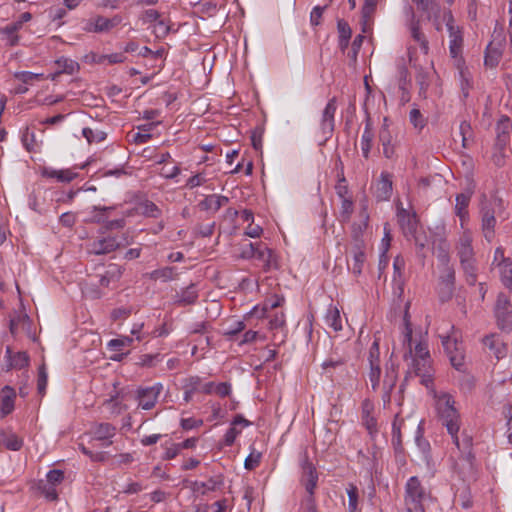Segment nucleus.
<instances>
[{
    "instance_id": "nucleus-1",
    "label": "nucleus",
    "mask_w": 512,
    "mask_h": 512,
    "mask_svg": "<svg viewBox=\"0 0 512 512\" xmlns=\"http://www.w3.org/2000/svg\"><path fill=\"white\" fill-rule=\"evenodd\" d=\"M435 406L441 424L446 428L451 436L452 442L465 459L472 456V438L463 431L459 436L461 427V417L455 407V400L448 393H434Z\"/></svg>"
},
{
    "instance_id": "nucleus-2",
    "label": "nucleus",
    "mask_w": 512,
    "mask_h": 512,
    "mask_svg": "<svg viewBox=\"0 0 512 512\" xmlns=\"http://www.w3.org/2000/svg\"><path fill=\"white\" fill-rule=\"evenodd\" d=\"M430 498V492L422 485L418 477H410L405 485L404 503L407 512H425L424 503Z\"/></svg>"
},
{
    "instance_id": "nucleus-3",
    "label": "nucleus",
    "mask_w": 512,
    "mask_h": 512,
    "mask_svg": "<svg viewBox=\"0 0 512 512\" xmlns=\"http://www.w3.org/2000/svg\"><path fill=\"white\" fill-rule=\"evenodd\" d=\"M443 21L449 34V54L454 60L457 68L464 64L462 57L463 51V31L462 28L456 24L451 10L443 11Z\"/></svg>"
},
{
    "instance_id": "nucleus-4",
    "label": "nucleus",
    "mask_w": 512,
    "mask_h": 512,
    "mask_svg": "<svg viewBox=\"0 0 512 512\" xmlns=\"http://www.w3.org/2000/svg\"><path fill=\"white\" fill-rule=\"evenodd\" d=\"M440 338L452 366L457 370H461L465 359L461 332L452 326L450 332L441 334Z\"/></svg>"
},
{
    "instance_id": "nucleus-5",
    "label": "nucleus",
    "mask_w": 512,
    "mask_h": 512,
    "mask_svg": "<svg viewBox=\"0 0 512 512\" xmlns=\"http://www.w3.org/2000/svg\"><path fill=\"white\" fill-rule=\"evenodd\" d=\"M403 343L409 348V354L413 359V369L431 366V357L426 341L420 340L413 347L412 328L408 322L405 323Z\"/></svg>"
},
{
    "instance_id": "nucleus-6",
    "label": "nucleus",
    "mask_w": 512,
    "mask_h": 512,
    "mask_svg": "<svg viewBox=\"0 0 512 512\" xmlns=\"http://www.w3.org/2000/svg\"><path fill=\"white\" fill-rule=\"evenodd\" d=\"M504 210L502 199L493 197L490 200L483 203L481 208L482 216V230L484 237L491 241L494 237V229L496 225L497 214H500Z\"/></svg>"
},
{
    "instance_id": "nucleus-7",
    "label": "nucleus",
    "mask_w": 512,
    "mask_h": 512,
    "mask_svg": "<svg viewBox=\"0 0 512 512\" xmlns=\"http://www.w3.org/2000/svg\"><path fill=\"white\" fill-rule=\"evenodd\" d=\"M131 242L128 237L122 235L121 237L117 236H107L93 240L89 246V253L95 255H104L109 254L122 246L129 245Z\"/></svg>"
},
{
    "instance_id": "nucleus-8",
    "label": "nucleus",
    "mask_w": 512,
    "mask_h": 512,
    "mask_svg": "<svg viewBox=\"0 0 512 512\" xmlns=\"http://www.w3.org/2000/svg\"><path fill=\"white\" fill-rule=\"evenodd\" d=\"M122 16L116 14L111 18L102 15H94L84 23L83 30L87 33H109L121 24Z\"/></svg>"
},
{
    "instance_id": "nucleus-9",
    "label": "nucleus",
    "mask_w": 512,
    "mask_h": 512,
    "mask_svg": "<svg viewBox=\"0 0 512 512\" xmlns=\"http://www.w3.org/2000/svg\"><path fill=\"white\" fill-rule=\"evenodd\" d=\"M494 314L497 326L502 331H510L512 327V308L509 298L500 293L497 297Z\"/></svg>"
},
{
    "instance_id": "nucleus-10",
    "label": "nucleus",
    "mask_w": 512,
    "mask_h": 512,
    "mask_svg": "<svg viewBox=\"0 0 512 512\" xmlns=\"http://www.w3.org/2000/svg\"><path fill=\"white\" fill-rule=\"evenodd\" d=\"M163 390L161 383H156L150 387H140L136 391L138 407L143 410H151L157 403L158 397Z\"/></svg>"
},
{
    "instance_id": "nucleus-11",
    "label": "nucleus",
    "mask_w": 512,
    "mask_h": 512,
    "mask_svg": "<svg viewBox=\"0 0 512 512\" xmlns=\"http://www.w3.org/2000/svg\"><path fill=\"white\" fill-rule=\"evenodd\" d=\"M412 2L416 4L418 10L427 14L437 31L442 30L445 21H443V12L436 0H412Z\"/></svg>"
},
{
    "instance_id": "nucleus-12",
    "label": "nucleus",
    "mask_w": 512,
    "mask_h": 512,
    "mask_svg": "<svg viewBox=\"0 0 512 512\" xmlns=\"http://www.w3.org/2000/svg\"><path fill=\"white\" fill-rule=\"evenodd\" d=\"M472 233L469 229L464 228L456 242L455 249L460 263L472 261L475 259L472 247Z\"/></svg>"
},
{
    "instance_id": "nucleus-13",
    "label": "nucleus",
    "mask_w": 512,
    "mask_h": 512,
    "mask_svg": "<svg viewBox=\"0 0 512 512\" xmlns=\"http://www.w3.org/2000/svg\"><path fill=\"white\" fill-rule=\"evenodd\" d=\"M224 484V478L222 475L210 477L208 481H192L190 488L195 494L206 495L208 492L216 491Z\"/></svg>"
},
{
    "instance_id": "nucleus-14",
    "label": "nucleus",
    "mask_w": 512,
    "mask_h": 512,
    "mask_svg": "<svg viewBox=\"0 0 512 512\" xmlns=\"http://www.w3.org/2000/svg\"><path fill=\"white\" fill-rule=\"evenodd\" d=\"M473 191L468 189L467 191L460 193L456 196L455 203V214L460 219V226L462 229L465 228L466 222L469 218L468 206L472 197Z\"/></svg>"
},
{
    "instance_id": "nucleus-15",
    "label": "nucleus",
    "mask_w": 512,
    "mask_h": 512,
    "mask_svg": "<svg viewBox=\"0 0 512 512\" xmlns=\"http://www.w3.org/2000/svg\"><path fill=\"white\" fill-rule=\"evenodd\" d=\"M254 259H257L263 266L264 270H270L277 267V259L274 252L264 243L258 242Z\"/></svg>"
},
{
    "instance_id": "nucleus-16",
    "label": "nucleus",
    "mask_w": 512,
    "mask_h": 512,
    "mask_svg": "<svg viewBox=\"0 0 512 512\" xmlns=\"http://www.w3.org/2000/svg\"><path fill=\"white\" fill-rule=\"evenodd\" d=\"M116 434V427L110 423H98L92 429L94 440L102 441L103 446L112 444L111 438Z\"/></svg>"
},
{
    "instance_id": "nucleus-17",
    "label": "nucleus",
    "mask_w": 512,
    "mask_h": 512,
    "mask_svg": "<svg viewBox=\"0 0 512 512\" xmlns=\"http://www.w3.org/2000/svg\"><path fill=\"white\" fill-rule=\"evenodd\" d=\"M337 110L336 99L332 98L328 101L323 110L321 118V130L324 134H331L334 129V116Z\"/></svg>"
},
{
    "instance_id": "nucleus-18",
    "label": "nucleus",
    "mask_w": 512,
    "mask_h": 512,
    "mask_svg": "<svg viewBox=\"0 0 512 512\" xmlns=\"http://www.w3.org/2000/svg\"><path fill=\"white\" fill-rule=\"evenodd\" d=\"M483 344L500 360L507 355V345L496 334H490L483 338Z\"/></svg>"
},
{
    "instance_id": "nucleus-19",
    "label": "nucleus",
    "mask_w": 512,
    "mask_h": 512,
    "mask_svg": "<svg viewBox=\"0 0 512 512\" xmlns=\"http://www.w3.org/2000/svg\"><path fill=\"white\" fill-rule=\"evenodd\" d=\"M114 209V206H92L87 210V218L85 222L104 224L109 216V212Z\"/></svg>"
},
{
    "instance_id": "nucleus-20",
    "label": "nucleus",
    "mask_w": 512,
    "mask_h": 512,
    "mask_svg": "<svg viewBox=\"0 0 512 512\" xmlns=\"http://www.w3.org/2000/svg\"><path fill=\"white\" fill-rule=\"evenodd\" d=\"M392 176L382 172L377 183L376 196L379 200H388L392 195Z\"/></svg>"
},
{
    "instance_id": "nucleus-21",
    "label": "nucleus",
    "mask_w": 512,
    "mask_h": 512,
    "mask_svg": "<svg viewBox=\"0 0 512 512\" xmlns=\"http://www.w3.org/2000/svg\"><path fill=\"white\" fill-rule=\"evenodd\" d=\"M317 480H318V476L316 473V469L314 468V466L311 463L306 462L305 465L303 466L302 483H303L306 491L310 495H313V493H314V490L317 486Z\"/></svg>"
},
{
    "instance_id": "nucleus-22",
    "label": "nucleus",
    "mask_w": 512,
    "mask_h": 512,
    "mask_svg": "<svg viewBox=\"0 0 512 512\" xmlns=\"http://www.w3.org/2000/svg\"><path fill=\"white\" fill-rule=\"evenodd\" d=\"M55 65L57 66V71L51 75L52 80H56V78L62 73L73 75L78 72L80 68L76 61L65 57L57 59L55 61Z\"/></svg>"
},
{
    "instance_id": "nucleus-23",
    "label": "nucleus",
    "mask_w": 512,
    "mask_h": 512,
    "mask_svg": "<svg viewBox=\"0 0 512 512\" xmlns=\"http://www.w3.org/2000/svg\"><path fill=\"white\" fill-rule=\"evenodd\" d=\"M410 34L412 39L420 46L421 51L427 55L429 53V41L420 27L419 20H413L410 25Z\"/></svg>"
},
{
    "instance_id": "nucleus-24",
    "label": "nucleus",
    "mask_w": 512,
    "mask_h": 512,
    "mask_svg": "<svg viewBox=\"0 0 512 512\" xmlns=\"http://www.w3.org/2000/svg\"><path fill=\"white\" fill-rule=\"evenodd\" d=\"M16 398L15 390L10 386H5L1 391L0 410L2 416L10 414L14 409V400Z\"/></svg>"
},
{
    "instance_id": "nucleus-25",
    "label": "nucleus",
    "mask_w": 512,
    "mask_h": 512,
    "mask_svg": "<svg viewBox=\"0 0 512 512\" xmlns=\"http://www.w3.org/2000/svg\"><path fill=\"white\" fill-rule=\"evenodd\" d=\"M502 57L501 44H494L491 42L485 51L484 64L488 68H495Z\"/></svg>"
},
{
    "instance_id": "nucleus-26",
    "label": "nucleus",
    "mask_w": 512,
    "mask_h": 512,
    "mask_svg": "<svg viewBox=\"0 0 512 512\" xmlns=\"http://www.w3.org/2000/svg\"><path fill=\"white\" fill-rule=\"evenodd\" d=\"M373 139H374V132H373V128H372V123H371V120L368 118L366 120L365 128H364L363 134L361 136V141H360L362 154L365 159L369 158L370 151H371V148L373 145Z\"/></svg>"
},
{
    "instance_id": "nucleus-27",
    "label": "nucleus",
    "mask_w": 512,
    "mask_h": 512,
    "mask_svg": "<svg viewBox=\"0 0 512 512\" xmlns=\"http://www.w3.org/2000/svg\"><path fill=\"white\" fill-rule=\"evenodd\" d=\"M22 445V439H20L15 433L11 431H0V446H3L8 450L18 451L21 449Z\"/></svg>"
},
{
    "instance_id": "nucleus-28",
    "label": "nucleus",
    "mask_w": 512,
    "mask_h": 512,
    "mask_svg": "<svg viewBox=\"0 0 512 512\" xmlns=\"http://www.w3.org/2000/svg\"><path fill=\"white\" fill-rule=\"evenodd\" d=\"M325 323L335 332L341 331L343 328V319L340 311L336 306H329L325 315Z\"/></svg>"
},
{
    "instance_id": "nucleus-29",
    "label": "nucleus",
    "mask_w": 512,
    "mask_h": 512,
    "mask_svg": "<svg viewBox=\"0 0 512 512\" xmlns=\"http://www.w3.org/2000/svg\"><path fill=\"white\" fill-rule=\"evenodd\" d=\"M135 210L138 214L151 218H159L162 214L161 209L150 200L138 202Z\"/></svg>"
},
{
    "instance_id": "nucleus-30",
    "label": "nucleus",
    "mask_w": 512,
    "mask_h": 512,
    "mask_svg": "<svg viewBox=\"0 0 512 512\" xmlns=\"http://www.w3.org/2000/svg\"><path fill=\"white\" fill-rule=\"evenodd\" d=\"M397 382V372L393 366H386L385 377L383 380L384 398L389 401L390 394Z\"/></svg>"
},
{
    "instance_id": "nucleus-31",
    "label": "nucleus",
    "mask_w": 512,
    "mask_h": 512,
    "mask_svg": "<svg viewBox=\"0 0 512 512\" xmlns=\"http://www.w3.org/2000/svg\"><path fill=\"white\" fill-rule=\"evenodd\" d=\"M511 129L512 124L509 118L505 117L498 121L496 131L499 145L505 146L509 142V133Z\"/></svg>"
},
{
    "instance_id": "nucleus-32",
    "label": "nucleus",
    "mask_w": 512,
    "mask_h": 512,
    "mask_svg": "<svg viewBox=\"0 0 512 512\" xmlns=\"http://www.w3.org/2000/svg\"><path fill=\"white\" fill-rule=\"evenodd\" d=\"M434 77V72L425 71L420 69L416 75V82L419 86V95L423 98H427L428 89L431 83L432 78Z\"/></svg>"
},
{
    "instance_id": "nucleus-33",
    "label": "nucleus",
    "mask_w": 512,
    "mask_h": 512,
    "mask_svg": "<svg viewBox=\"0 0 512 512\" xmlns=\"http://www.w3.org/2000/svg\"><path fill=\"white\" fill-rule=\"evenodd\" d=\"M229 201V199L226 197V196H222V195H216V194H213V195H209L207 196L201 203L200 205L202 206L203 209L205 210H213V211H218L222 206H224L225 204H227Z\"/></svg>"
},
{
    "instance_id": "nucleus-34",
    "label": "nucleus",
    "mask_w": 512,
    "mask_h": 512,
    "mask_svg": "<svg viewBox=\"0 0 512 512\" xmlns=\"http://www.w3.org/2000/svg\"><path fill=\"white\" fill-rule=\"evenodd\" d=\"M404 425V420L398 415L395 416L392 424V445L396 451H402V436L401 428Z\"/></svg>"
},
{
    "instance_id": "nucleus-35",
    "label": "nucleus",
    "mask_w": 512,
    "mask_h": 512,
    "mask_svg": "<svg viewBox=\"0 0 512 512\" xmlns=\"http://www.w3.org/2000/svg\"><path fill=\"white\" fill-rule=\"evenodd\" d=\"M149 279L157 281L162 280L163 282L170 281L175 278L177 275L175 267H164L157 270H154L150 273L146 274Z\"/></svg>"
},
{
    "instance_id": "nucleus-36",
    "label": "nucleus",
    "mask_w": 512,
    "mask_h": 512,
    "mask_svg": "<svg viewBox=\"0 0 512 512\" xmlns=\"http://www.w3.org/2000/svg\"><path fill=\"white\" fill-rule=\"evenodd\" d=\"M441 284L444 285L448 295L452 294L455 282V270L450 265H445L440 276Z\"/></svg>"
},
{
    "instance_id": "nucleus-37",
    "label": "nucleus",
    "mask_w": 512,
    "mask_h": 512,
    "mask_svg": "<svg viewBox=\"0 0 512 512\" xmlns=\"http://www.w3.org/2000/svg\"><path fill=\"white\" fill-rule=\"evenodd\" d=\"M267 311H268V308L264 307L260 311L259 317L270 318V320H269V329L270 330L280 329L285 326V315L283 312H280V313L277 312L273 316H271V315H266Z\"/></svg>"
},
{
    "instance_id": "nucleus-38",
    "label": "nucleus",
    "mask_w": 512,
    "mask_h": 512,
    "mask_svg": "<svg viewBox=\"0 0 512 512\" xmlns=\"http://www.w3.org/2000/svg\"><path fill=\"white\" fill-rule=\"evenodd\" d=\"M461 268L464 272L466 282L469 285H475L477 281V267L476 260L466 261L464 263H460Z\"/></svg>"
},
{
    "instance_id": "nucleus-39",
    "label": "nucleus",
    "mask_w": 512,
    "mask_h": 512,
    "mask_svg": "<svg viewBox=\"0 0 512 512\" xmlns=\"http://www.w3.org/2000/svg\"><path fill=\"white\" fill-rule=\"evenodd\" d=\"M30 325L29 317L25 314L18 315L10 320V331L17 335L22 330H27Z\"/></svg>"
},
{
    "instance_id": "nucleus-40",
    "label": "nucleus",
    "mask_w": 512,
    "mask_h": 512,
    "mask_svg": "<svg viewBox=\"0 0 512 512\" xmlns=\"http://www.w3.org/2000/svg\"><path fill=\"white\" fill-rule=\"evenodd\" d=\"M348 495V510L349 512H361L358 508L359 493L358 488L350 483L346 489Z\"/></svg>"
},
{
    "instance_id": "nucleus-41",
    "label": "nucleus",
    "mask_w": 512,
    "mask_h": 512,
    "mask_svg": "<svg viewBox=\"0 0 512 512\" xmlns=\"http://www.w3.org/2000/svg\"><path fill=\"white\" fill-rule=\"evenodd\" d=\"M157 124L158 123H148V124H144V125L139 126L138 127L139 132L135 134L134 141L137 144L147 143L152 138V135L150 134V131Z\"/></svg>"
},
{
    "instance_id": "nucleus-42",
    "label": "nucleus",
    "mask_w": 512,
    "mask_h": 512,
    "mask_svg": "<svg viewBox=\"0 0 512 512\" xmlns=\"http://www.w3.org/2000/svg\"><path fill=\"white\" fill-rule=\"evenodd\" d=\"M380 142L383 146V154L386 158L390 159L394 156L395 150L391 145V135L386 129L382 130L379 135Z\"/></svg>"
},
{
    "instance_id": "nucleus-43",
    "label": "nucleus",
    "mask_w": 512,
    "mask_h": 512,
    "mask_svg": "<svg viewBox=\"0 0 512 512\" xmlns=\"http://www.w3.org/2000/svg\"><path fill=\"white\" fill-rule=\"evenodd\" d=\"M499 269L503 285L512 291V261L506 264H500Z\"/></svg>"
},
{
    "instance_id": "nucleus-44",
    "label": "nucleus",
    "mask_w": 512,
    "mask_h": 512,
    "mask_svg": "<svg viewBox=\"0 0 512 512\" xmlns=\"http://www.w3.org/2000/svg\"><path fill=\"white\" fill-rule=\"evenodd\" d=\"M10 367L14 369H22L28 366L29 356L26 352H17L9 356Z\"/></svg>"
},
{
    "instance_id": "nucleus-45",
    "label": "nucleus",
    "mask_w": 512,
    "mask_h": 512,
    "mask_svg": "<svg viewBox=\"0 0 512 512\" xmlns=\"http://www.w3.org/2000/svg\"><path fill=\"white\" fill-rule=\"evenodd\" d=\"M197 297H198L197 291H196L194 285H191L181 292L177 302L180 305H189V304L194 303L196 301Z\"/></svg>"
},
{
    "instance_id": "nucleus-46",
    "label": "nucleus",
    "mask_w": 512,
    "mask_h": 512,
    "mask_svg": "<svg viewBox=\"0 0 512 512\" xmlns=\"http://www.w3.org/2000/svg\"><path fill=\"white\" fill-rule=\"evenodd\" d=\"M82 135L83 137L86 138V140L89 142V143H99V142H102L103 140H105L106 138V133H104L103 131L101 130H93L91 128H83L82 130Z\"/></svg>"
},
{
    "instance_id": "nucleus-47",
    "label": "nucleus",
    "mask_w": 512,
    "mask_h": 512,
    "mask_svg": "<svg viewBox=\"0 0 512 512\" xmlns=\"http://www.w3.org/2000/svg\"><path fill=\"white\" fill-rule=\"evenodd\" d=\"M45 173L48 177L56 178L61 182H71L76 177V173L71 170H51Z\"/></svg>"
},
{
    "instance_id": "nucleus-48",
    "label": "nucleus",
    "mask_w": 512,
    "mask_h": 512,
    "mask_svg": "<svg viewBox=\"0 0 512 512\" xmlns=\"http://www.w3.org/2000/svg\"><path fill=\"white\" fill-rule=\"evenodd\" d=\"M393 268H394V276L393 280L397 282L400 286L403 284V271L405 268V260L401 256H396L393 261Z\"/></svg>"
},
{
    "instance_id": "nucleus-49",
    "label": "nucleus",
    "mask_w": 512,
    "mask_h": 512,
    "mask_svg": "<svg viewBox=\"0 0 512 512\" xmlns=\"http://www.w3.org/2000/svg\"><path fill=\"white\" fill-rule=\"evenodd\" d=\"M460 134L462 136V145L463 147H469L470 141L472 139L473 131L469 122L462 121L459 126Z\"/></svg>"
},
{
    "instance_id": "nucleus-50",
    "label": "nucleus",
    "mask_w": 512,
    "mask_h": 512,
    "mask_svg": "<svg viewBox=\"0 0 512 512\" xmlns=\"http://www.w3.org/2000/svg\"><path fill=\"white\" fill-rule=\"evenodd\" d=\"M22 28V26L16 21L9 25H7L3 32L8 36L9 42L11 45H15L18 43V35L17 32Z\"/></svg>"
},
{
    "instance_id": "nucleus-51",
    "label": "nucleus",
    "mask_w": 512,
    "mask_h": 512,
    "mask_svg": "<svg viewBox=\"0 0 512 512\" xmlns=\"http://www.w3.org/2000/svg\"><path fill=\"white\" fill-rule=\"evenodd\" d=\"M258 243H246L239 247V257L242 259H254Z\"/></svg>"
},
{
    "instance_id": "nucleus-52",
    "label": "nucleus",
    "mask_w": 512,
    "mask_h": 512,
    "mask_svg": "<svg viewBox=\"0 0 512 512\" xmlns=\"http://www.w3.org/2000/svg\"><path fill=\"white\" fill-rule=\"evenodd\" d=\"M414 372L417 376H419L421 378V380H420L421 384L425 385L426 387H429L430 384H432V368H431V366L415 368Z\"/></svg>"
},
{
    "instance_id": "nucleus-53",
    "label": "nucleus",
    "mask_w": 512,
    "mask_h": 512,
    "mask_svg": "<svg viewBox=\"0 0 512 512\" xmlns=\"http://www.w3.org/2000/svg\"><path fill=\"white\" fill-rule=\"evenodd\" d=\"M362 424L368 431L371 437H374L378 433V423L374 415L361 417Z\"/></svg>"
},
{
    "instance_id": "nucleus-54",
    "label": "nucleus",
    "mask_w": 512,
    "mask_h": 512,
    "mask_svg": "<svg viewBox=\"0 0 512 512\" xmlns=\"http://www.w3.org/2000/svg\"><path fill=\"white\" fill-rule=\"evenodd\" d=\"M133 339L129 336H123L117 339H112L108 342V347L114 351H121L123 347L130 346Z\"/></svg>"
},
{
    "instance_id": "nucleus-55",
    "label": "nucleus",
    "mask_w": 512,
    "mask_h": 512,
    "mask_svg": "<svg viewBox=\"0 0 512 512\" xmlns=\"http://www.w3.org/2000/svg\"><path fill=\"white\" fill-rule=\"evenodd\" d=\"M364 261H365L364 252L361 251L360 249H357L354 252L353 264L351 267L353 274H355V275L361 274Z\"/></svg>"
},
{
    "instance_id": "nucleus-56",
    "label": "nucleus",
    "mask_w": 512,
    "mask_h": 512,
    "mask_svg": "<svg viewBox=\"0 0 512 512\" xmlns=\"http://www.w3.org/2000/svg\"><path fill=\"white\" fill-rule=\"evenodd\" d=\"M380 376H381L380 365H376V364L370 365L369 380L371 382V386L374 391L378 390L380 387Z\"/></svg>"
},
{
    "instance_id": "nucleus-57",
    "label": "nucleus",
    "mask_w": 512,
    "mask_h": 512,
    "mask_svg": "<svg viewBox=\"0 0 512 512\" xmlns=\"http://www.w3.org/2000/svg\"><path fill=\"white\" fill-rule=\"evenodd\" d=\"M47 381H48V375L46 372V368L44 365H42L39 368L38 379H37V390L41 396H43L46 392Z\"/></svg>"
},
{
    "instance_id": "nucleus-58",
    "label": "nucleus",
    "mask_w": 512,
    "mask_h": 512,
    "mask_svg": "<svg viewBox=\"0 0 512 512\" xmlns=\"http://www.w3.org/2000/svg\"><path fill=\"white\" fill-rule=\"evenodd\" d=\"M15 77L23 84H32L35 80L43 79V74H36L29 71L17 72Z\"/></svg>"
},
{
    "instance_id": "nucleus-59",
    "label": "nucleus",
    "mask_w": 512,
    "mask_h": 512,
    "mask_svg": "<svg viewBox=\"0 0 512 512\" xmlns=\"http://www.w3.org/2000/svg\"><path fill=\"white\" fill-rule=\"evenodd\" d=\"M409 118L412 125L417 129H422L426 125V120L419 109H412Z\"/></svg>"
},
{
    "instance_id": "nucleus-60",
    "label": "nucleus",
    "mask_w": 512,
    "mask_h": 512,
    "mask_svg": "<svg viewBox=\"0 0 512 512\" xmlns=\"http://www.w3.org/2000/svg\"><path fill=\"white\" fill-rule=\"evenodd\" d=\"M261 461V453L252 451L245 459L244 466L247 470H253L259 466Z\"/></svg>"
},
{
    "instance_id": "nucleus-61",
    "label": "nucleus",
    "mask_w": 512,
    "mask_h": 512,
    "mask_svg": "<svg viewBox=\"0 0 512 512\" xmlns=\"http://www.w3.org/2000/svg\"><path fill=\"white\" fill-rule=\"evenodd\" d=\"M353 201L349 198H344L342 199V204H341V211H340V214H341V218L343 221H348L350 219V216L353 212Z\"/></svg>"
},
{
    "instance_id": "nucleus-62",
    "label": "nucleus",
    "mask_w": 512,
    "mask_h": 512,
    "mask_svg": "<svg viewBox=\"0 0 512 512\" xmlns=\"http://www.w3.org/2000/svg\"><path fill=\"white\" fill-rule=\"evenodd\" d=\"M170 32V26L163 20L159 19L154 26V34L157 38H165Z\"/></svg>"
},
{
    "instance_id": "nucleus-63",
    "label": "nucleus",
    "mask_w": 512,
    "mask_h": 512,
    "mask_svg": "<svg viewBox=\"0 0 512 512\" xmlns=\"http://www.w3.org/2000/svg\"><path fill=\"white\" fill-rule=\"evenodd\" d=\"M105 273L106 278H111L113 282H117L123 274V268L117 264H110Z\"/></svg>"
},
{
    "instance_id": "nucleus-64",
    "label": "nucleus",
    "mask_w": 512,
    "mask_h": 512,
    "mask_svg": "<svg viewBox=\"0 0 512 512\" xmlns=\"http://www.w3.org/2000/svg\"><path fill=\"white\" fill-rule=\"evenodd\" d=\"M160 19V14L157 10L148 9L145 10L140 16V20L143 24L156 23Z\"/></svg>"
}]
</instances>
